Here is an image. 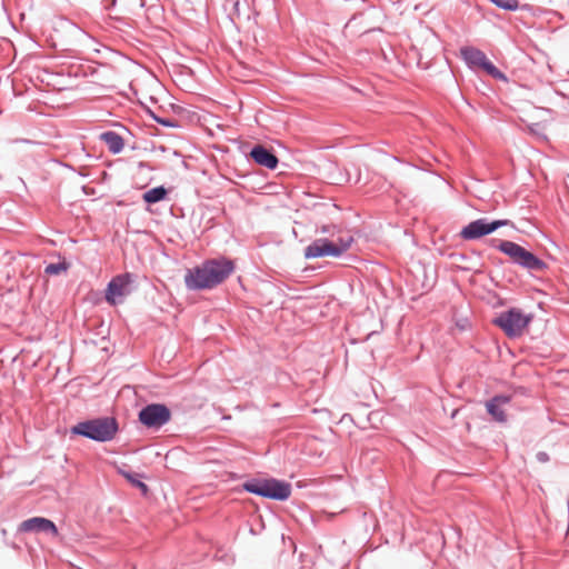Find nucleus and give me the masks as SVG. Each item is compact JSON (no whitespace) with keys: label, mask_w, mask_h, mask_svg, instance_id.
Wrapping results in <instances>:
<instances>
[{"label":"nucleus","mask_w":569,"mask_h":569,"mask_svg":"<svg viewBox=\"0 0 569 569\" xmlns=\"http://www.w3.org/2000/svg\"><path fill=\"white\" fill-rule=\"evenodd\" d=\"M353 237L349 233L339 236L336 241L317 239L305 249V257L307 259L339 257L351 247Z\"/></svg>","instance_id":"obj_4"},{"label":"nucleus","mask_w":569,"mask_h":569,"mask_svg":"<svg viewBox=\"0 0 569 569\" xmlns=\"http://www.w3.org/2000/svg\"><path fill=\"white\" fill-rule=\"evenodd\" d=\"M321 231H322L323 233H330V232H331V230H330V227H329V226H323V227L321 228Z\"/></svg>","instance_id":"obj_21"},{"label":"nucleus","mask_w":569,"mask_h":569,"mask_svg":"<svg viewBox=\"0 0 569 569\" xmlns=\"http://www.w3.org/2000/svg\"><path fill=\"white\" fill-rule=\"evenodd\" d=\"M490 1L493 4H496L497 7L503 9V10H509V11H515L519 7L518 0H490Z\"/></svg>","instance_id":"obj_17"},{"label":"nucleus","mask_w":569,"mask_h":569,"mask_svg":"<svg viewBox=\"0 0 569 569\" xmlns=\"http://www.w3.org/2000/svg\"><path fill=\"white\" fill-rule=\"evenodd\" d=\"M123 476L126 477V479L128 481H130L134 487L139 488L143 495H146L148 492V487L144 482L140 481L139 479H137L131 473H123Z\"/></svg>","instance_id":"obj_18"},{"label":"nucleus","mask_w":569,"mask_h":569,"mask_svg":"<svg viewBox=\"0 0 569 569\" xmlns=\"http://www.w3.org/2000/svg\"><path fill=\"white\" fill-rule=\"evenodd\" d=\"M498 249L507 254L515 263H518L529 271H545L547 269L545 261L512 241H501Z\"/></svg>","instance_id":"obj_6"},{"label":"nucleus","mask_w":569,"mask_h":569,"mask_svg":"<svg viewBox=\"0 0 569 569\" xmlns=\"http://www.w3.org/2000/svg\"><path fill=\"white\" fill-rule=\"evenodd\" d=\"M250 156L256 163L268 169H276L278 166V158L262 146H256L251 150Z\"/></svg>","instance_id":"obj_12"},{"label":"nucleus","mask_w":569,"mask_h":569,"mask_svg":"<svg viewBox=\"0 0 569 569\" xmlns=\"http://www.w3.org/2000/svg\"><path fill=\"white\" fill-rule=\"evenodd\" d=\"M531 320L532 315L526 313L519 308H511L499 313V316L493 319V323L509 338H517L525 333Z\"/></svg>","instance_id":"obj_5"},{"label":"nucleus","mask_w":569,"mask_h":569,"mask_svg":"<svg viewBox=\"0 0 569 569\" xmlns=\"http://www.w3.org/2000/svg\"><path fill=\"white\" fill-rule=\"evenodd\" d=\"M537 457H538V459H539L540 461H542V462H545V461H547V460H548V455H547V453H545V452H540V453H538V456H537Z\"/></svg>","instance_id":"obj_20"},{"label":"nucleus","mask_w":569,"mask_h":569,"mask_svg":"<svg viewBox=\"0 0 569 569\" xmlns=\"http://www.w3.org/2000/svg\"><path fill=\"white\" fill-rule=\"evenodd\" d=\"M509 402V397L506 396H497L490 401L487 402V410L492 416V418L499 422L506 421V415L502 407Z\"/></svg>","instance_id":"obj_13"},{"label":"nucleus","mask_w":569,"mask_h":569,"mask_svg":"<svg viewBox=\"0 0 569 569\" xmlns=\"http://www.w3.org/2000/svg\"><path fill=\"white\" fill-rule=\"evenodd\" d=\"M68 267L69 266L66 262L50 263L46 267L44 272L47 274L57 276L60 274L61 272L67 271Z\"/></svg>","instance_id":"obj_16"},{"label":"nucleus","mask_w":569,"mask_h":569,"mask_svg":"<svg viewBox=\"0 0 569 569\" xmlns=\"http://www.w3.org/2000/svg\"><path fill=\"white\" fill-rule=\"evenodd\" d=\"M167 196V190L164 187H157L148 190L143 193L142 198L148 203H156L163 200Z\"/></svg>","instance_id":"obj_15"},{"label":"nucleus","mask_w":569,"mask_h":569,"mask_svg":"<svg viewBox=\"0 0 569 569\" xmlns=\"http://www.w3.org/2000/svg\"><path fill=\"white\" fill-rule=\"evenodd\" d=\"M170 410L164 405L153 403L139 412V420L149 428H159L170 420Z\"/></svg>","instance_id":"obj_8"},{"label":"nucleus","mask_w":569,"mask_h":569,"mask_svg":"<svg viewBox=\"0 0 569 569\" xmlns=\"http://www.w3.org/2000/svg\"><path fill=\"white\" fill-rule=\"evenodd\" d=\"M132 282L129 273L119 274L112 278L106 290V300L114 306L120 302L124 297L130 295V284Z\"/></svg>","instance_id":"obj_10"},{"label":"nucleus","mask_w":569,"mask_h":569,"mask_svg":"<svg viewBox=\"0 0 569 569\" xmlns=\"http://www.w3.org/2000/svg\"><path fill=\"white\" fill-rule=\"evenodd\" d=\"M545 122H546L545 120L541 121V122H532V121H530L528 123L529 130L532 133H535V134L543 136V132H545V129H546Z\"/></svg>","instance_id":"obj_19"},{"label":"nucleus","mask_w":569,"mask_h":569,"mask_svg":"<svg viewBox=\"0 0 569 569\" xmlns=\"http://www.w3.org/2000/svg\"><path fill=\"white\" fill-rule=\"evenodd\" d=\"M19 531L21 532H46L53 537L58 536L57 526L49 519L42 517H33L22 521L19 525Z\"/></svg>","instance_id":"obj_11"},{"label":"nucleus","mask_w":569,"mask_h":569,"mask_svg":"<svg viewBox=\"0 0 569 569\" xmlns=\"http://www.w3.org/2000/svg\"><path fill=\"white\" fill-rule=\"evenodd\" d=\"M234 270V263L227 258L210 259L189 269L184 276L186 286L191 290L212 289L223 282Z\"/></svg>","instance_id":"obj_1"},{"label":"nucleus","mask_w":569,"mask_h":569,"mask_svg":"<svg viewBox=\"0 0 569 569\" xmlns=\"http://www.w3.org/2000/svg\"><path fill=\"white\" fill-rule=\"evenodd\" d=\"M100 139L107 144L108 149L113 153H118L123 149V139L113 131H107L101 133Z\"/></svg>","instance_id":"obj_14"},{"label":"nucleus","mask_w":569,"mask_h":569,"mask_svg":"<svg viewBox=\"0 0 569 569\" xmlns=\"http://www.w3.org/2000/svg\"><path fill=\"white\" fill-rule=\"evenodd\" d=\"M509 224H511L509 220L488 221L487 219H478L462 228L460 231V237L465 240H475L492 233L500 227Z\"/></svg>","instance_id":"obj_7"},{"label":"nucleus","mask_w":569,"mask_h":569,"mask_svg":"<svg viewBox=\"0 0 569 569\" xmlns=\"http://www.w3.org/2000/svg\"><path fill=\"white\" fill-rule=\"evenodd\" d=\"M248 492L274 500H287L291 495V485L278 479H254L243 483Z\"/></svg>","instance_id":"obj_3"},{"label":"nucleus","mask_w":569,"mask_h":569,"mask_svg":"<svg viewBox=\"0 0 569 569\" xmlns=\"http://www.w3.org/2000/svg\"><path fill=\"white\" fill-rule=\"evenodd\" d=\"M117 431L116 419L108 417L79 422L71 428V433L96 441H109L116 436Z\"/></svg>","instance_id":"obj_2"},{"label":"nucleus","mask_w":569,"mask_h":569,"mask_svg":"<svg viewBox=\"0 0 569 569\" xmlns=\"http://www.w3.org/2000/svg\"><path fill=\"white\" fill-rule=\"evenodd\" d=\"M460 54L469 66L482 68L495 78H503V74L487 59L481 50L475 47H462Z\"/></svg>","instance_id":"obj_9"}]
</instances>
